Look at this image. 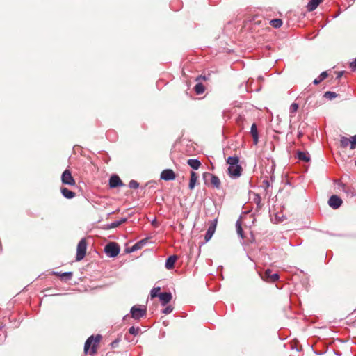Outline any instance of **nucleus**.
Masks as SVG:
<instances>
[{"instance_id":"cd10ccee","label":"nucleus","mask_w":356,"mask_h":356,"mask_svg":"<svg viewBox=\"0 0 356 356\" xmlns=\"http://www.w3.org/2000/svg\"><path fill=\"white\" fill-rule=\"evenodd\" d=\"M126 221H127V218H122L119 221H115V222H112L109 225V227L110 228H116V227H119L121 224L125 222Z\"/></svg>"},{"instance_id":"c756f323","label":"nucleus","mask_w":356,"mask_h":356,"mask_svg":"<svg viewBox=\"0 0 356 356\" xmlns=\"http://www.w3.org/2000/svg\"><path fill=\"white\" fill-rule=\"evenodd\" d=\"M337 96V95L334 92H331V91H327L324 94V97L329 99H332L335 98Z\"/></svg>"},{"instance_id":"7c9ffc66","label":"nucleus","mask_w":356,"mask_h":356,"mask_svg":"<svg viewBox=\"0 0 356 356\" xmlns=\"http://www.w3.org/2000/svg\"><path fill=\"white\" fill-rule=\"evenodd\" d=\"M298 104L297 103H293L291 105V107H290V113H292V114H294L296 113V111H298Z\"/></svg>"},{"instance_id":"37998d69","label":"nucleus","mask_w":356,"mask_h":356,"mask_svg":"<svg viewBox=\"0 0 356 356\" xmlns=\"http://www.w3.org/2000/svg\"><path fill=\"white\" fill-rule=\"evenodd\" d=\"M302 136V134L300 132V133L298 134V137H299V138H300Z\"/></svg>"},{"instance_id":"473e14b6","label":"nucleus","mask_w":356,"mask_h":356,"mask_svg":"<svg viewBox=\"0 0 356 356\" xmlns=\"http://www.w3.org/2000/svg\"><path fill=\"white\" fill-rule=\"evenodd\" d=\"M129 186L131 188H134V189H136L138 188L139 186V184L138 183L135 181V180H131L129 184Z\"/></svg>"},{"instance_id":"5701e85b","label":"nucleus","mask_w":356,"mask_h":356,"mask_svg":"<svg viewBox=\"0 0 356 356\" xmlns=\"http://www.w3.org/2000/svg\"><path fill=\"white\" fill-rule=\"evenodd\" d=\"M194 90L196 92V94L200 95L204 92L205 88L202 83H198L195 86Z\"/></svg>"},{"instance_id":"79ce46f5","label":"nucleus","mask_w":356,"mask_h":356,"mask_svg":"<svg viewBox=\"0 0 356 356\" xmlns=\"http://www.w3.org/2000/svg\"><path fill=\"white\" fill-rule=\"evenodd\" d=\"M54 275H57V276H60V277H61V274H62V273H60V272H55V273H54Z\"/></svg>"},{"instance_id":"f704fd0d","label":"nucleus","mask_w":356,"mask_h":356,"mask_svg":"<svg viewBox=\"0 0 356 356\" xmlns=\"http://www.w3.org/2000/svg\"><path fill=\"white\" fill-rule=\"evenodd\" d=\"M172 310H173L172 307H171L170 305H168L163 310V313L165 314H168L171 313L172 312Z\"/></svg>"},{"instance_id":"a211bd4d","label":"nucleus","mask_w":356,"mask_h":356,"mask_svg":"<svg viewBox=\"0 0 356 356\" xmlns=\"http://www.w3.org/2000/svg\"><path fill=\"white\" fill-rule=\"evenodd\" d=\"M187 163L194 170H197L200 165L201 162L197 159H191L187 161Z\"/></svg>"},{"instance_id":"c85d7f7f","label":"nucleus","mask_w":356,"mask_h":356,"mask_svg":"<svg viewBox=\"0 0 356 356\" xmlns=\"http://www.w3.org/2000/svg\"><path fill=\"white\" fill-rule=\"evenodd\" d=\"M160 290H161L160 287H154V288H153L152 289L151 293H150L151 298H154L155 297H159Z\"/></svg>"},{"instance_id":"6e6552de","label":"nucleus","mask_w":356,"mask_h":356,"mask_svg":"<svg viewBox=\"0 0 356 356\" xmlns=\"http://www.w3.org/2000/svg\"><path fill=\"white\" fill-rule=\"evenodd\" d=\"M342 200L336 195H332L328 200L329 206L334 209H338L342 204Z\"/></svg>"},{"instance_id":"a878e982","label":"nucleus","mask_w":356,"mask_h":356,"mask_svg":"<svg viewBox=\"0 0 356 356\" xmlns=\"http://www.w3.org/2000/svg\"><path fill=\"white\" fill-rule=\"evenodd\" d=\"M270 24L274 28H280L282 25V21L280 19H273L270 21Z\"/></svg>"},{"instance_id":"4468645a","label":"nucleus","mask_w":356,"mask_h":356,"mask_svg":"<svg viewBox=\"0 0 356 356\" xmlns=\"http://www.w3.org/2000/svg\"><path fill=\"white\" fill-rule=\"evenodd\" d=\"M324 0H311L307 5L309 12L314 10Z\"/></svg>"},{"instance_id":"aec40b11","label":"nucleus","mask_w":356,"mask_h":356,"mask_svg":"<svg viewBox=\"0 0 356 356\" xmlns=\"http://www.w3.org/2000/svg\"><path fill=\"white\" fill-rule=\"evenodd\" d=\"M147 241V239L145 238V239H143V240H140V241L137 242L136 244H134L131 248L130 252H134V251L141 249L144 246V245L146 244Z\"/></svg>"},{"instance_id":"7ed1b4c3","label":"nucleus","mask_w":356,"mask_h":356,"mask_svg":"<svg viewBox=\"0 0 356 356\" xmlns=\"http://www.w3.org/2000/svg\"><path fill=\"white\" fill-rule=\"evenodd\" d=\"M104 251L110 257H115L120 252V246L116 243L110 242L105 246Z\"/></svg>"},{"instance_id":"f03ea898","label":"nucleus","mask_w":356,"mask_h":356,"mask_svg":"<svg viewBox=\"0 0 356 356\" xmlns=\"http://www.w3.org/2000/svg\"><path fill=\"white\" fill-rule=\"evenodd\" d=\"M87 250V241L86 238H82L78 243L76 248V260L79 261L86 256Z\"/></svg>"},{"instance_id":"6ab92c4d","label":"nucleus","mask_w":356,"mask_h":356,"mask_svg":"<svg viewBox=\"0 0 356 356\" xmlns=\"http://www.w3.org/2000/svg\"><path fill=\"white\" fill-rule=\"evenodd\" d=\"M61 193L67 199H72L76 195L74 192L67 189V188H61Z\"/></svg>"},{"instance_id":"0eeeda50","label":"nucleus","mask_w":356,"mask_h":356,"mask_svg":"<svg viewBox=\"0 0 356 356\" xmlns=\"http://www.w3.org/2000/svg\"><path fill=\"white\" fill-rule=\"evenodd\" d=\"M132 318L139 319L146 314V309L141 307L134 306L131 309Z\"/></svg>"},{"instance_id":"f8f14e48","label":"nucleus","mask_w":356,"mask_h":356,"mask_svg":"<svg viewBox=\"0 0 356 356\" xmlns=\"http://www.w3.org/2000/svg\"><path fill=\"white\" fill-rule=\"evenodd\" d=\"M159 298L162 305H165L172 300V296L170 293L165 292L159 293Z\"/></svg>"},{"instance_id":"4c0bfd02","label":"nucleus","mask_w":356,"mask_h":356,"mask_svg":"<svg viewBox=\"0 0 356 356\" xmlns=\"http://www.w3.org/2000/svg\"><path fill=\"white\" fill-rule=\"evenodd\" d=\"M208 79L209 78L207 76L200 75L195 79V81H199L200 80L207 81Z\"/></svg>"},{"instance_id":"2f4dec72","label":"nucleus","mask_w":356,"mask_h":356,"mask_svg":"<svg viewBox=\"0 0 356 356\" xmlns=\"http://www.w3.org/2000/svg\"><path fill=\"white\" fill-rule=\"evenodd\" d=\"M139 331H140L139 327H134L133 326L131 327L129 330V332L133 335H137L138 334Z\"/></svg>"},{"instance_id":"412c9836","label":"nucleus","mask_w":356,"mask_h":356,"mask_svg":"<svg viewBox=\"0 0 356 356\" xmlns=\"http://www.w3.org/2000/svg\"><path fill=\"white\" fill-rule=\"evenodd\" d=\"M211 176V184L216 188H220V179L214 175H210Z\"/></svg>"},{"instance_id":"c9c22d12","label":"nucleus","mask_w":356,"mask_h":356,"mask_svg":"<svg viewBox=\"0 0 356 356\" xmlns=\"http://www.w3.org/2000/svg\"><path fill=\"white\" fill-rule=\"evenodd\" d=\"M120 341V338H117L115 340H114L111 343V346L112 348H115L116 347H118V343Z\"/></svg>"},{"instance_id":"ea45409f","label":"nucleus","mask_w":356,"mask_h":356,"mask_svg":"<svg viewBox=\"0 0 356 356\" xmlns=\"http://www.w3.org/2000/svg\"><path fill=\"white\" fill-rule=\"evenodd\" d=\"M343 75V72H339L337 73V79H339Z\"/></svg>"},{"instance_id":"393cba45","label":"nucleus","mask_w":356,"mask_h":356,"mask_svg":"<svg viewBox=\"0 0 356 356\" xmlns=\"http://www.w3.org/2000/svg\"><path fill=\"white\" fill-rule=\"evenodd\" d=\"M298 158L299 160L303 161L305 162H308L310 160V158L307 154L302 152H298Z\"/></svg>"},{"instance_id":"ddd939ff","label":"nucleus","mask_w":356,"mask_h":356,"mask_svg":"<svg viewBox=\"0 0 356 356\" xmlns=\"http://www.w3.org/2000/svg\"><path fill=\"white\" fill-rule=\"evenodd\" d=\"M177 260V256L176 255H172L169 257L165 261V268L168 270L172 269L175 267V264Z\"/></svg>"},{"instance_id":"dca6fc26","label":"nucleus","mask_w":356,"mask_h":356,"mask_svg":"<svg viewBox=\"0 0 356 356\" xmlns=\"http://www.w3.org/2000/svg\"><path fill=\"white\" fill-rule=\"evenodd\" d=\"M351 143H352V137L350 138L341 136L340 138V147L346 148L348 146H350V149H351Z\"/></svg>"},{"instance_id":"a19ab883","label":"nucleus","mask_w":356,"mask_h":356,"mask_svg":"<svg viewBox=\"0 0 356 356\" xmlns=\"http://www.w3.org/2000/svg\"><path fill=\"white\" fill-rule=\"evenodd\" d=\"M341 186H342V190L343 191H345V192H347L346 185L345 184H342Z\"/></svg>"},{"instance_id":"f257e3e1","label":"nucleus","mask_w":356,"mask_h":356,"mask_svg":"<svg viewBox=\"0 0 356 356\" xmlns=\"http://www.w3.org/2000/svg\"><path fill=\"white\" fill-rule=\"evenodd\" d=\"M102 339V335L97 334L96 336H90L88 338L84 345V353H89L90 355H94L97 353L99 347V343Z\"/></svg>"},{"instance_id":"423d86ee","label":"nucleus","mask_w":356,"mask_h":356,"mask_svg":"<svg viewBox=\"0 0 356 356\" xmlns=\"http://www.w3.org/2000/svg\"><path fill=\"white\" fill-rule=\"evenodd\" d=\"M262 279L268 282H275L279 279L277 273H272V270L267 269L262 275Z\"/></svg>"},{"instance_id":"4be33fe9","label":"nucleus","mask_w":356,"mask_h":356,"mask_svg":"<svg viewBox=\"0 0 356 356\" xmlns=\"http://www.w3.org/2000/svg\"><path fill=\"white\" fill-rule=\"evenodd\" d=\"M226 161L229 166L239 165V158L238 156H229Z\"/></svg>"},{"instance_id":"20e7f679","label":"nucleus","mask_w":356,"mask_h":356,"mask_svg":"<svg viewBox=\"0 0 356 356\" xmlns=\"http://www.w3.org/2000/svg\"><path fill=\"white\" fill-rule=\"evenodd\" d=\"M61 181L63 184L69 185V186H74L76 184V181L73 177L72 176V173L70 170H65L61 176Z\"/></svg>"},{"instance_id":"f3484780","label":"nucleus","mask_w":356,"mask_h":356,"mask_svg":"<svg viewBox=\"0 0 356 356\" xmlns=\"http://www.w3.org/2000/svg\"><path fill=\"white\" fill-rule=\"evenodd\" d=\"M198 179L197 175L195 172H191L190 181L188 184V188L190 190H193L197 183Z\"/></svg>"},{"instance_id":"e433bc0d","label":"nucleus","mask_w":356,"mask_h":356,"mask_svg":"<svg viewBox=\"0 0 356 356\" xmlns=\"http://www.w3.org/2000/svg\"><path fill=\"white\" fill-rule=\"evenodd\" d=\"M356 148V135L352 136L351 149Z\"/></svg>"},{"instance_id":"58836bf2","label":"nucleus","mask_w":356,"mask_h":356,"mask_svg":"<svg viewBox=\"0 0 356 356\" xmlns=\"http://www.w3.org/2000/svg\"><path fill=\"white\" fill-rule=\"evenodd\" d=\"M350 67L353 69H356V59L350 63Z\"/></svg>"},{"instance_id":"39448f33","label":"nucleus","mask_w":356,"mask_h":356,"mask_svg":"<svg viewBox=\"0 0 356 356\" xmlns=\"http://www.w3.org/2000/svg\"><path fill=\"white\" fill-rule=\"evenodd\" d=\"M242 167L240 165H235L229 166L227 168V172L230 177L236 179L241 175Z\"/></svg>"},{"instance_id":"b1692460","label":"nucleus","mask_w":356,"mask_h":356,"mask_svg":"<svg viewBox=\"0 0 356 356\" xmlns=\"http://www.w3.org/2000/svg\"><path fill=\"white\" fill-rule=\"evenodd\" d=\"M327 76H328V74H327V72H323L317 79H314V83L315 85H318V83H320L323 80H324L325 79H326V78L327 77Z\"/></svg>"},{"instance_id":"72a5a7b5","label":"nucleus","mask_w":356,"mask_h":356,"mask_svg":"<svg viewBox=\"0 0 356 356\" xmlns=\"http://www.w3.org/2000/svg\"><path fill=\"white\" fill-rule=\"evenodd\" d=\"M72 277V272H66L61 274V277H65L67 280L71 279Z\"/></svg>"},{"instance_id":"2eb2a0df","label":"nucleus","mask_w":356,"mask_h":356,"mask_svg":"<svg viewBox=\"0 0 356 356\" xmlns=\"http://www.w3.org/2000/svg\"><path fill=\"white\" fill-rule=\"evenodd\" d=\"M250 134L252 136L254 144L257 145L259 141V134L257 127L255 123L252 124L251 127Z\"/></svg>"},{"instance_id":"1a4fd4ad","label":"nucleus","mask_w":356,"mask_h":356,"mask_svg":"<svg viewBox=\"0 0 356 356\" xmlns=\"http://www.w3.org/2000/svg\"><path fill=\"white\" fill-rule=\"evenodd\" d=\"M216 225H217V220L215 219L213 221H212L211 224L210 225V226L209 227V228L206 232V234L204 236L205 242H208L213 236V235L216 231Z\"/></svg>"},{"instance_id":"9b49d317","label":"nucleus","mask_w":356,"mask_h":356,"mask_svg":"<svg viewBox=\"0 0 356 356\" xmlns=\"http://www.w3.org/2000/svg\"><path fill=\"white\" fill-rule=\"evenodd\" d=\"M123 182L118 175H112L109 179V186L116 188L123 186Z\"/></svg>"},{"instance_id":"bb28decb","label":"nucleus","mask_w":356,"mask_h":356,"mask_svg":"<svg viewBox=\"0 0 356 356\" xmlns=\"http://www.w3.org/2000/svg\"><path fill=\"white\" fill-rule=\"evenodd\" d=\"M236 232H237V234L241 237V238H243L244 236H243V229H242V226H241V223L239 220H238L236 223Z\"/></svg>"},{"instance_id":"9d476101","label":"nucleus","mask_w":356,"mask_h":356,"mask_svg":"<svg viewBox=\"0 0 356 356\" xmlns=\"http://www.w3.org/2000/svg\"><path fill=\"white\" fill-rule=\"evenodd\" d=\"M161 178L165 181L174 180L176 178V175L171 169H166L161 172Z\"/></svg>"}]
</instances>
